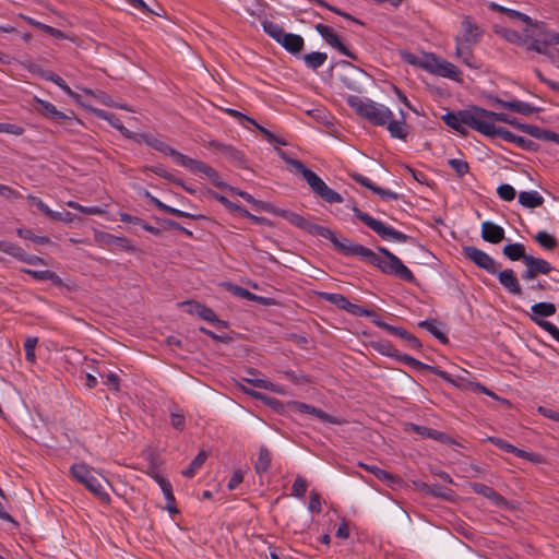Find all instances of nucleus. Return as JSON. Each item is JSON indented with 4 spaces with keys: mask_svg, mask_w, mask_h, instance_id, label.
Wrapping results in <instances>:
<instances>
[{
    "mask_svg": "<svg viewBox=\"0 0 559 559\" xmlns=\"http://www.w3.org/2000/svg\"><path fill=\"white\" fill-rule=\"evenodd\" d=\"M93 112L98 119L107 121L112 128L118 130L124 138H127L130 134V130L123 126L122 121L117 115L98 108H94Z\"/></svg>",
    "mask_w": 559,
    "mask_h": 559,
    "instance_id": "bb28decb",
    "label": "nucleus"
},
{
    "mask_svg": "<svg viewBox=\"0 0 559 559\" xmlns=\"http://www.w3.org/2000/svg\"><path fill=\"white\" fill-rule=\"evenodd\" d=\"M347 105L355 112L377 127H386L391 138L405 141L409 133V128L405 121L406 115L400 110L401 119L394 120L392 110L383 104H379L368 97L349 95Z\"/></svg>",
    "mask_w": 559,
    "mask_h": 559,
    "instance_id": "f03ea898",
    "label": "nucleus"
},
{
    "mask_svg": "<svg viewBox=\"0 0 559 559\" xmlns=\"http://www.w3.org/2000/svg\"><path fill=\"white\" fill-rule=\"evenodd\" d=\"M206 147L210 148L215 154H219L229 163H233L237 166L245 165L246 160L243 154L230 144L222 143L216 140H211L206 144Z\"/></svg>",
    "mask_w": 559,
    "mask_h": 559,
    "instance_id": "ddd939ff",
    "label": "nucleus"
},
{
    "mask_svg": "<svg viewBox=\"0 0 559 559\" xmlns=\"http://www.w3.org/2000/svg\"><path fill=\"white\" fill-rule=\"evenodd\" d=\"M151 147L156 150L157 152L159 153H163L167 156H170L174 158V160L182 166L187 159V155L178 152L177 150L173 148L170 145H168L166 142H164L163 140L154 136L153 139V142L151 143Z\"/></svg>",
    "mask_w": 559,
    "mask_h": 559,
    "instance_id": "a878e982",
    "label": "nucleus"
},
{
    "mask_svg": "<svg viewBox=\"0 0 559 559\" xmlns=\"http://www.w3.org/2000/svg\"><path fill=\"white\" fill-rule=\"evenodd\" d=\"M316 31L321 35V37L329 44L331 47L335 48L338 52L342 55L353 59L357 60L358 57L355 52L349 50L340 39L337 34H335L329 26L324 24H317Z\"/></svg>",
    "mask_w": 559,
    "mask_h": 559,
    "instance_id": "4468645a",
    "label": "nucleus"
},
{
    "mask_svg": "<svg viewBox=\"0 0 559 559\" xmlns=\"http://www.w3.org/2000/svg\"><path fill=\"white\" fill-rule=\"evenodd\" d=\"M0 251L15 258L19 261H21L24 253V250L20 246L5 240H0Z\"/></svg>",
    "mask_w": 559,
    "mask_h": 559,
    "instance_id": "c03bdc74",
    "label": "nucleus"
},
{
    "mask_svg": "<svg viewBox=\"0 0 559 559\" xmlns=\"http://www.w3.org/2000/svg\"><path fill=\"white\" fill-rule=\"evenodd\" d=\"M525 265L531 267L537 275L548 274L554 270L552 265L548 261L542 258H535L531 254L528 255Z\"/></svg>",
    "mask_w": 559,
    "mask_h": 559,
    "instance_id": "f704fd0d",
    "label": "nucleus"
},
{
    "mask_svg": "<svg viewBox=\"0 0 559 559\" xmlns=\"http://www.w3.org/2000/svg\"><path fill=\"white\" fill-rule=\"evenodd\" d=\"M491 104L496 105L503 109H509L511 111L522 114L524 116H530L535 112H539L542 109L539 107H535L531 105L530 103L513 99V100H503L499 97H491L490 98Z\"/></svg>",
    "mask_w": 559,
    "mask_h": 559,
    "instance_id": "a211bd4d",
    "label": "nucleus"
},
{
    "mask_svg": "<svg viewBox=\"0 0 559 559\" xmlns=\"http://www.w3.org/2000/svg\"><path fill=\"white\" fill-rule=\"evenodd\" d=\"M478 106H472L469 109L457 111H448L441 119L442 121L462 135L467 134V128L480 133L483 120L479 119Z\"/></svg>",
    "mask_w": 559,
    "mask_h": 559,
    "instance_id": "39448f33",
    "label": "nucleus"
},
{
    "mask_svg": "<svg viewBox=\"0 0 559 559\" xmlns=\"http://www.w3.org/2000/svg\"><path fill=\"white\" fill-rule=\"evenodd\" d=\"M354 215L361 221L366 226L373 230L379 237L384 240H393L396 242H414L415 239L393 227L385 225L383 222L373 218L366 212L359 210L356 205L352 207Z\"/></svg>",
    "mask_w": 559,
    "mask_h": 559,
    "instance_id": "0eeeda50",
    "label": "nucleus"
},
{
    "mask_svg": "<svg viewBox=\"0 0 559 559\" xmlns=\"http://www.w3.org/2000/svg\"><path fill=\"white\" fill-rule=\"evenodd\" d=\"M145 170H150L154 173L155 175L175 183V185H181V180L175 178L171 174H169L163 165H155V166H145Z\"/></svg>",
    "mask_w": 559,
    "mask_h": 559,
    "instance_id": "a18cd8bd",
    "label": "nucleus"
},
{
    "mask_svg": "<svg viewBox=\"0 0 559 559\" xmlns=\"http://www.w3.org/2000/svg\"><path fill=\"white\" fill-rule=\"evenodd\" d=\"M328 59V55L321 51H312L310 53L304 55L302 60L307 68L311 70H317L321 68Z\"/></svg>",
    "mask_w": 559,
    "mask_h": 559,
    "instance_id": "e433bc0d",
    "label": "nucleus"
},
{
    "mask_svg": "<svg viewBox=\"0 0 559 559\" xmlns=\"http://www.w3.org/2000/svg\"><path fill=\"white\" fill-rule=\"evenodd\" d=\"M556 311L557 308L555 304L540 301L531 307V313L528 317L532 322L548 332L559 343V329L554 323L544 319L554 316Z\"/></svg>",
    "mask_w": 559,
    "mask_h": 559,
    "instance_id": "1a4fd4ad",
    "label": "nucleus"
},
{
    "mask_svg": "<svg viewBox=\"0 0 559 559\" xmlns=\"http://www.w3.org/2000/svg\"><path fill=\"white\" fill-rule=\"evenodd\" d=\"M263 31L277 44H280L287 52L297 56L301 52L305 46L302 36L294 33H286L284 28L269 20L261 22Z\"/></svg>",
    "mask_w": 559,
    "mask_h": 559,
    "instance_id": "423d86ee",
    "label": "nucleus"
},
{
    "mask_svg": "<svg viewBox=\"0 0 559 559\" xmlns=\"http://www.w3.org/2000/svg\"><path fill=\"white\" fill-rule=\"evenodd\" d=\"M16 234L19 237L26 239V240H31L36 245H47V243L51 242L47 236H37L33 233L32 229L19 228L16 230Z\"/></svg>",
    "mask_w": 559,
    "mask_h": 559,
    "instance_id": "37998d69",
    "label": "nucleus"
},
{
    "mask_svg": "<svg viewBox=\"0 0 559 559\" xmlns=\"http://www.w3.org/2000/svg\"><path fill=\"white\" fill-rule=\"evenodd\" d=\"M23 273L31 275L36 281H49L50 270H31V269H22Z\"/></svg>",
    "mask_w": 559,
    "mask_h": 559,
    "instance_id": "0e129e2a",
    "label": "nucleus"
},
{
    "mask_svg": "<svg viewBox=\"0 0 559 559\" xmlns=\"http://www.w3.org/2000/svg\"><path fill=\"white\" fill-rule=\"evenodd\" d=\"M170 423L175 429L183 430L186 426V418L183 413L178 407H175L170 412Z\"/></svg>",
    "mask_w": 559,
    "mask_h": 559,
    "instance_id": "603ef678",
    "label": "nucleus"
},
{
    "mask_svg": "<svg viewBox=\"0 0 559 559\" xmlns=\"http://www.w3.org/2000/svg\"><path fill=\"white\" fill-rule=\"evenodd\" d=\"M307 488H308L307 480L304 477L298 476V477H296V479L292 486V496L301 499L305 497Z\"/></svg>",
    "mask_w": 559,
    "mask_h": 559,
    "instance_id": "8fccbe9b",
    "label": "nucleus"
},
{
    "mask_svg": "<svg viewBox=\"0 0 559 559\" xmlns=\"http://www.w3.org/2000/svg\"><path fill=\"white\" fill-rule=\"evenodd\" d=\"M480 234L483 240L490 243H499L506 236L504 229L490 221H486L481 224Z\"/></svg>",
    "mask_w": 559,
    "mask_h": 559,
    "instance_id": "5701e85b",
    "label": "nucleus"
},
{
    "mask_svg": "<svg viewBox=\"0 0 559 559\" xmlns=\"http://www.w3.org/2000/svg\"><path fill=\"white\" fill-rule=\"evenodd\" d=\"M272 462V454L265 445H261L259 449V455L254 462V469L258 474H262L269 471Z\"/></svg>",
    "mask_w": 559,
    "mask_h": 559,
    "instance_id": "72a5a7b5",
    "label": "nucleus"
},
{
    "mask_svg": "<svg viewBox=\"0 0 559 559\" xmlns=\"http://www.w3.org/2000/svg\"><path fill=\"white\" fill-rule=\"evenodd\" d=\"M48 217L53 221L63 222L66 224H71L75 219V215L68 211L57 212L51 210V213Z\"/></svg>",
    "mask_w": 559,
    "mask_h": 559,
    "instance_id": "864d4df0",
    "label": "nucleus"
},
{
    "mask_svg": "<svg viewBox=\"0 0 559 559\" xmlns=\"http://www.w3.org/2000/svg\"><path fill=\"white\" fill-rule=\"evenodd\" d=\"M502 253L511 261H523L525 264L530 254L525 253V247L521 242L509 243L503 247Z\"/></svg>",
    "mask_w": 559,
    "mask_h": 559,
    "instance_id": "7c9ffc66",
    "label": "nucleus"
},
{
    "mask_svg": "<svg viewBox=\"0 0 559 559\" xmlns=\"http://www.w3.org/2000/svg\"><path fill=\"white\" fill-rule=\"evenodd\" d=\"M462 253L466 259L472 261L479 269L486 271L489 274H497V270L500 265L487 252L474 246H463Z\"/></svg>",
    "mask_w": 559,
    "mask_h": 559,
    "instance_id": "9b49d317",
    "label": "nucleus"
},
{
    "mask_svg": "<svg viewBox=\"0 0 559 559\" xmlns=\"http://www.w3.org/2000/svg\"><path fill=\"white\" fill-rule=\"evenodd\" d=\"M127 139H130L136 143H145L147 146L151 147V143L153 142L154 135L152 133H135L130 131V134L127 136Z\"/></svg>",
    "mask_w": 559,
    "mask_h": 559,
    "instance_id": "052dcab7",
    "label": "nucleus"
},
{
    "mask_svg": "<svg viewBox=\"0 0 559 559\" xmlns=\"http://www.w3.org/2000/svg\"><path fill=\"white\" fill-rule=\"evenodd\" d=\"M280 215L299 229L312 236H319L330 240L334 249L342 255L357 257L360 260L378 267L382 273L386 275L395 276L396 278L406 283H417L413 272L397 255L392 253L385 247H378V251L381 254L379 255L371 249L360 243L354 242L348 238H338L329 227L314 224L295 212L282 210Z\"/></svg>",
    "mask_w": 559,
    "mask_h": 559,
    "instance_id": "f257e3e1",
    "label": "nucleus"
},
{
    "mask_svg": "<svg viewBox=\"0 0 559 559\" xmlns=\"http://www.w3.org/2000/svg\"><path fill=\"white\" fill-rule=\"evenodd\" d=\"M0 132L22 135L24 133V128L14 123H0Z\"/></svg>",
    "mask_w": 559,
    "mask_h": 559,
    "instance_id": "774afa93",
    "label": "nucleus"
},
{
    "mask_svg": "<svg viewBox=\"0 0 559 559\" xmlns=\"http://www.w3.org/2000/svg\"><path fill=\"white\" fill-rule=\"evenodd\" d=\"M477 111L479 112V119L487 123H493L495 121L508 123L511 118L508 114L491 111L483 107H478Z\"/></svg>",
    "mask_w": 559,
    "mask_h": 559,
    "instance_id": "c9c22d12",
    "label": "nucleus"
},
{
    "mask_svg": "<svg viewBox=\"0 0 559 559\" xmlns=\"http://www.w3.org/2000/svg\"><path fill=\"white\" fill-rule=\"evenodd\" d=\"M488 441L491 444L499 448L500 450L508 452V453H513L518 457L525 459L533 463L542 462V456L539 454L519 449V448L514 447L513 444L509 443L508 441H506L504 439H501L498 437H489Z\"/></svg>",
    "mask_w": 559,
    "mask_h": 559,
    "instance_id": "dca6fc26",
    "label": "nucleus"
},
{
    "mask_svg": "<svg viewBox=\"0 0 559 559\" xmlns=\"http://www.w3.org/2000/svg\"><path fill=\"white\" fill-rule=\"evenodd\" d=\"M448 165L460 178H463L469 171L468 163L464 159L451 158L448 160Z\"/></svg>",
    "mask_w": 559,
    "mask_h": 559,
    "instance_id": "49530a36",
    "label": "nucleus"
},
{
    "mask_svg": "<svg viewBox=\"0 0 559 559\" xmlns=\"http://www.w3.org/2000/svg\"><path fill=\"white\" fill-rule=\"evenodd\" d=\"M292 171L300 173L311 191L326 203H342L343 197L331 189L314 171L307 168L299 159L284 157Z\"/></svg>",
    "mask_w": 559,
    "mask_h": 559,
    "instance_id": "20e7f679",
    "label": "nucleus"
},
{
    "mask_svg": "<svg viewBox=\"0 0 559 559\" xmlns=\"http://www.w3.org/2000/svg\"><path fill=\"white\" fill-rule=\"evenodd\" d=\"M469 487L475 493L487 498L495 506H502L506 503V499L490 486L481 483H472Z\"/></svg>",
    "mask_w": 559,
    "mask_h": 559,
    "instance_id": "393cba45",
    "label": "nucleus"
},
{
    "mask_svg": "<svg viewBox=\"0 0 559 559\" xmlns=\"http://www.w3.org/2000/svg\"><path fill=\"white\" fill-rule=\"evenodd\" d=\"M308 509L312 513H320L321 512V497L314 490H312L310 492V500H309Z\"/></svg>",
    "mask_w": 559,
    "mask_h": 559,
    "instance_id": "69168bd1",
    "label": "nucleus"
},
{
    "mask_svg": "<svg viewBox=\"0 0 559 559\" xmlns=\"http://www.w3.org/2000/svg\"><path fill=\"white\" fill-rule=\"evenodd\" d=\"M371 347L377 353H379L383 356L391 357V358L395 359L396 361H400L413 369L429 371L430 373L438 376L439 378H441L442 380H444L448 383L453 384L454 386L460 385L457 383V381L455 379H453L451 377V374H449L447 371L441 370L437 366L424 364L420 360L412 357L411 355L400 353L390 341L372 342Z\"/></svg>",
    "mask_w": 559,
    "mask_h": 559,
    "instance_id": "7ed1b4c3",
    "label": "nucleus"
},
{
    "mask_svg": "<svg viewBox=\"0 0 559 559\" xmlns=\"http://www.w3.org/2000/svg\"><path fill=\"white\" fill-rule=\"evenodd\" d=\"M182 167L189 169L193 174H202L206 176L217 188L227 187V183L221 179L219 174L213 167L199 159H194L188 156Z\"/></svg>",
    "mask_w": 559,
    "mask_h": 559,
    "instance_id": "f8f14e48",
    "label": "nucleus"
},
{
    "mask_svg": "<svg viewBox=\"0 0 559 559\" xmlns=\"http://www.w3.org/2000/svg\"><path fill=\"white\" fill-rule=\"evenodd\" d=\"M27 199H28V202L31 205L36 206V209L39 212H41L46 216H49V214L51 213V210L49 209V206L47 204L44 203V201L40 198L29 194L27 197Z\"/></svg>",
    "mask_w": 559,
    "mask_h": 559,
    "instance_id": "680f3d73",
    "label": "nucleus"
},
{
    "mask_svg": "<svg viewBox=\"0 0 559 559\" xmlns=\"http://www.w3.org/2000/svg\"><path fill=\"white\" fill-rule=\"evenodd\" d=\"M402 59L408 64L423 69V66L428 61V52L424 53L423 57H418L412 52L405 51L402 53Z\"/></svg>",
    "mask_w": 559,
    "mask_h": 559,
    "instance_id": "09e8293b",
    "label": "nucleus"
},
{
    "mask_svg": "<svg viewBox=\"0 0 559 559\" xmlns=\"http://www.w3.org/2000/svg\"><path fill=\"white\" fill-rule=\"evenodd\" d=\"M519 203L526 209H535L544 203V197L536 190L521 191Z\"/></svg>",
    "mask_w": 559,
    "mask_h": 559,
    "instance_id": "c85d7f7f",
    "label": "nucleus"
},
{
    "mask_svg": "<svg viewBox=\"0 0 559 559\" xmlns=\"http://www.w3.org/2000/svg\"><path fill=\"white\" fill-rule=\"evenodd\" d=\"M230 292L237 297H240V298H243V299H247L250 301H255L262 306L274 305L273 299L263 297V296H258V295L249 292L248 289L237 286V285L231 286Z\"/></svg>",
    "mask_w": 559,
    "mask_h": 559,
    "instance_id": "c756f323",
    "label": "nucleus"
},
{
    "mask_svg": "<svg viewBox=\"0 0 559 559\" xmlns=\"http://www.w3.org/2000/svg\"><path fill=\"white\" fill-rule=\"evenodd\" d=\"M461 36H457L467 47L478 44L483 36V29L469 17L464 16L461 22Z\"/></svg>",
    "mask_w": 559,
    "mask_h": 559,
    "instance_id": "2eb2a0df",
    "label": "nucleus"
},
{
    "mask_svg": "<svg viewBox=\"0 0 559 559\" xmlns=\"http://www.w3.org/2000/svg\"><path fill=\"white\" fill-rule=\"evenodd\" d=\"M163 212H166L168 214H171L176 217H186V218H191V219H198V218H203L202 215H195V214H191V213H188V212H185V211H181L179 209H176V207H173V206H169L167 204H165V207L163 209Z\"/></svg>",
    "mask_w": 559,
    "mask_h": 559,
    "instance_id": "4d7b16f0",
    "label": "nucleus"
},
{
    "mask_svg": "<svg viewBox=\"0 0 559 559\" xmlns=\"http://www.w3.org/2000/svg\"><path fill=\"white\" fill-rule=\"evenodd\" d=\"M440 322L437 319H426L418 322V326L426 329L429 333H431L440 343L448 344L449 338L439 328Z\"/></svg>",
    "mask_w": 559,
    "mask_h": 559,
    "instance_id": "473e14b6",
    "label": "nucleus"
},
{
    "mask_svg": "<svg viewBox=\"0 0 559 559\" xmlns=\"http://www.w3.org/2000/svg\"><path fill=\"white\" fill-rule=\"evenodd\" d=\"M34 102L36 103V111L48 120L62 123L63 121L71 119L69 115L58 110L57 107L48 100L34 97Z\"/></svg>",
    "mask_w": 559,
    "mask_h": 559,
    "instance_id": "6ab92c4d",
    "label": "nucleus"
},
{
    "mask_svg": "<svg viewBox=\"0 0 559 559\" xmlns=\"http://www.w3.org/2000/svg\"><path fill=\"white\" fill-rule=\"evenodd\" d=\"M499 283L511 294L514 296H522L523 289L520 285L515 273L511 269H506L502 271L497 270V274Z\"/></svg>",
    "mask_w": 559,
    "mask_h": 559,
    "instance_id": "aec40b11",
    "label": "nucleus"
},
{
    "mask_svg": "<svg viewBox=\"0 0 559 559\" xmlns=\"http://www.w3.org/2000/svg\"><path fill=\"white\" fill-rule=\"evenodd\" d=\"M480 134L488 138L500 136L507 142L514 143L518 135L506 128L497 127L495 123L483 122Z\"/></svg>",
    "mask_w": 559,
    "mask_h": 559,
    "instance_id": "b1692460",
    "label": "nucleus"
},
{
    "mask_svg": "<svg viewBox=\"0 0 559 559\" xmlns=\"http://www.w3.org/2000/svg\"><path fill=\"white\" fill-rule=\"evenodd\" d=\"M94 468L85 463H75L70 467L71 476L80 484L84 485L94 496L103 501H109L110 497L105 491L100 480L93 475Z\"/></svg>",
    "mask_w": 559,
    "mask_h": 559,
    "instance_id": "6e6552de",
    "label": "nucleus"
},
{
    "mask_svg": "<svg viewBox=\"0 0 559 559\" xmlns=\"http://www.w3.org/2000/svg\"><path fill=\"white\" fill-rule=\"evenodd\" d=\"M499 34L506 40H508L509 43H512V44H521L523 41L522 35L514 29L503 28L501 32H499Z\"/></svg>",
    "mask_w": 559,
    "mask_h": 559,
    "instance_id": "bf43d9fd",
    "label": "nucleus"
},
{
    "mask_svg": "<svg viewBox=\"0 0 559 559\" xmlns=\"http://www.w3.org/2000/svg\"><path fill=\"white\" fill-rule=\"evenodd\" d=\"M207 459V453L205 451H200L198 455L191 461L189 466L182 471V475L187 478H191L195 475V473L203 466Z\"/></svg>",
    "mask_w": 559,
    "mask_h": 559,
    "instance_id": "4c0bfd02",
    "label": "nucleus"
},
{
    "mask_svg": "<svg viewBox=\"0 0 559 559\" xmlns=\"http://www.w3.org/2000/svg\"><path fill=\"white\" fill-rule=\"evenodd\" d=\"M344 311H346L349 314L355 316V317H365V314H369V309H367L362 306L353 304L349 300L347 301Z\"/></svg>",
    "mask_w": 559,
    "mask_h": 559,
    "instance_id": "e2e57ef3",
    "label": "nucleus"
},
{
    "mask_svg": "<svg viewBox=\"0 0 559 559\" xmlns=\"http://www.w3.org/2000/svg\"><path fill=\"white\" fill-rule=\"evenodd\" d=\"M423 70L441 78L453 81H461V70L453 63L438 57L433 52H428V61L423 66Z\"/></svg>",
    "mask_w": 559,
    "mask_h": 559,
    "instance_id": "9d476101",
    "label": "nucleus"
},
{
    "mask_svg": "<svg viewBox=\"0 0 559 559\" xmlns=\"http://www.w3.org/2000/svg\"><path fill=\"white\" fill-rule=\"evenodd\" d=\"M150 476L158 484V486L162 489V492L164 493V497L167 501L166 510L171 514L179 513V510L175 504L176 500H175V496L173 492V486H171L170 481L157 473H154V474L150 473Z\"/></svg>",
    "mask_w": 559,
    "mask_h": 559,
    "instance_id": "412c9836",
    "label": "nucleus"
},
{
    "mask_svg": "<svg viewBox=\"0 0 559 559\" xmlns=\"http://www.w3.org/2000/svg\"><path fill=\"white\" fill-rule=\"evenodd\" d=\"M318 296L320 299L336 306L341 310L345 309L346 304L348 301L346 296L337 293L320 292L318 293Z\"/></svg>",
    "mask_w": 559,
    "mask_h": 559,
    "instance_id": "58836bf2",
    "label": "nucleus"
},
{
    "mask_svg": "<svg viewBox=\"0 0 559 559\" xmlns=\"http://www.w3.org/2000/svg\"><path fill=\"white\" fill-rule=\"evenodd\" d=\"M534 239L546 250H554L558 246L557 239L545 230L538 231Z\"/></svg>",
    "mask_w": 559,
    "mask_h": 559,
    "instance_id": "a19ab883",
    "label": "nucleus"
},
{
    "mask_svg": "<svg viewBox=\"0 0 559 559\" xmlns=\"http://www.w3.org/2000/svg\"><path fill=\"white\" fill-rule=\"evenodd\" d=\"M187 307V312L193 316H198L199 318L210 322V323H222V321L217 318L216 313L213 309L197 302V301H188L185 302Z\"/></svg>",
    "mask_w": 559,
    "mask_h": 559,
    "instance_id": "4be33fe9",
    "label": "nucleus"
},
{
    "mask_svg": "<svg viewBox=\"0 0 559 559\" xmlns=\"http://www.w3.org/2000/svg\"><path fill=\"white\" fill-rule=\"evenodd\" d=\"M508 16L512 20H519L525 24H527L528 26H534V27H538V23L537 22H534L528 15L520 12V11H516V10H510L508 11Z\"/></svg>",
    "mask_w": 559,
    "mask_h": 559,
    "instance_id": "6e6d98bb",
    "label": "nucleus"
},
{
    "mask_svg": "<svg viewBox=\"0 0 559 559\" xmlns=\"http://www.w3.org/2000/svg\"><path fill=\"white\" fill-rule=\"evenodd\" d=\"M498 197L503 201H513L516 192L515 189L509 183H502L497 188Z\"/></svg>",
    "mask_w": 559,
    "mask_h": 559,
    "instance_id": "3c124183",
    "label": "nucleus"
},
{
    "mask_svg": "<svg viewBox=\"0 0 559 559\" xmlns=\"http://www.w3.org/2000/svg\"><path fill=\"white\" fill-rule=\"evenodd\" d=\"M41 78L47 80V81H50V82L55 83L56 85H58L69 96H71V97L75 96L74 92L67 84V82L61 76H59L58 74L53 73L52 71L51 72H47V73H41Z\"/></svg>",
    "mask_w": 559,
    "mask_h": 559,
    "instance_id": "79ce46f5",
    "label": "nucleus"
},
{
    "mask_svg": "<svg viewBox=\"0 0 559 559\" xmlns=\"http://www.w3.org/2000/svg\"><path fill=\"white\" fill-rule=\"evenodd\" d=\"M546 45H550L548 41V37L546 35H543V38H535L532 40V43L527 46V50H533L537 53L545 52Z\"/></svg>",
    "mask_w": 559,
    "mask_h": 559,
    "instance_id": "5fc2aeb1",
    "label": "nucleus"
},
{
    "mask_svg": "<svg viewBox=\"0 0 559 559\" xmlns=\"http://www.w3.org/2000/svg\"><path fill=\"white\" fill-rule=\"evenodd\" d=\"M246 373L248 377H241L242 381H246L259 389H264L276 393L283 392L276 384L272 383L271 381L257 378L258 371L255 369H248Z\"/></svg>",
    "mask_w": 559,
    "mask_h": 559,
    "instance_id": "cd10ccee",
    "label": "nucleus"
},
{
    "mask_svg": "<svg viewBox=\"0 0 559 559\" xmlns=\"http://www.w3.org/2000/svg\"><path fill=\"white\" fill-rule=\"evenodd\" d=\"M359 466L390 486L399 481V478L395 475L378 467L377 465L359 463Z\"/></svg>",
    "mask_w": 559,
    "mask_h": 559,
    "instance_id": "2f4dec72",
    "label": "nucleus"
},
{
    "mask_svg": "<svg viewBox=\"0 0 559 559\" xmlns=\"http://www.w3.org/2000/svg\"><path fill=\"white\" fill-rule=\"evenodd\" d=\"M350 178L359 183L360 186L369 189L370 191L373 192V189L377 187V185H374L368 177L361 175V174H358V173H354L350 175Z\"/></svg>",
    "mask_w": 559,
    "mask_h": 559,
    "instance_id": "338daca9",
    "label": "nucleus"
},
{
    "mask_svg": "<svg viewBox=\"0 0 559 559\" xmlns=\"http://www.w3.org/2000/svg\"><path fill=\"white\" fill-rule=\"evenodd\" d=\"M519 127H520V131L531 135L534 139L543 140L545 129H542L534 124H527V123L525 126H519Z\"/></svg>",
    "mask_w": 559,
    "mask_h": 559,
    "instance_id": "13d9d810",
    "label": "nucleus"
},
{
    "mask_svg": "<svg viewBox=\"0 0 559 559\" xmlns=\"http://www.w3.org/2000/svg\"><path fill=\"white\" fill-rule=\"evenodd\" d=\"M287 408L290 412L299 413V414H310L322 421L329 423V424H337L338 421L321 408H317L312 405H309L304 402L299 401H289L287 402Z\"/></svg>",
    "mask_w": 559,
    "mask_h": 559,
    "instance_id": "f3484780",
    "label": "nucleus"
},
{
    "mask_svg": "<svg viewBox=\"0 0 559 559\" xmlns=\"http://www.w3.org/2000/svg\"><path fill=\"white\" fill-rule=\"evenodd\" d=\"M38 343V338L29 336L24 342L25 358L28 362L34 364L36 360L35 348Z\"/></svg>",
    "mask_w": 559,
    "mask_h": 559,
    "instance_id": "de8ad7c7",
    "label": "nucleus"
},
{
    "mask_svg": "<svg viewBox=\"0 0 559 559\" xmlns=\"http://www.w3.org/2000/svg\"><path fill=\"white\" fill-rule=\"evenodd\" d=\"M411 427H412V430L414 432H416L417 435L421 436L423 438L438 440V441H442L443 440L444 433L441 432V431H438L436 429H431V428L426 427V426L415 425V424H412Z\"/></svg>",
    "mask_w": 559,
    "mask_h": 559,
    "instance_id": "ea45409f",
    "label": "nucleus"
}]
</instances>
